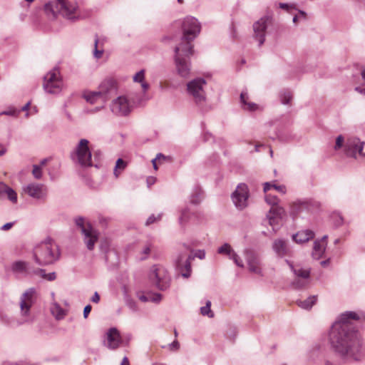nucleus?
Returning a JSON list of instances; mask_svg holds the SVG:
<instances>
[{
    "instance_id": "obj_18",
    "label": "nucleus",
    "mask_w": 365,
    "mask_h": 365,
    "mask_svg": "<svg viewBox=\"0 0 365 365\" xmlns=\"http://www.w3.org/2000/svg\"><path fill=\"white\" fill-rule=\"evenodd\" d=\"M245 255L249 270L256 274H262L260 259L258 255L255 252L249 250H245Z\"/></svg>"
},
{
    "instance_id": "obj_25",
    "label": "nucleus",
    "mask_w": 365,
    "mask_h": 365,
    "mask_svg": "<svg viewBox=\"0 0 365 365\" xmlns=\"http://www.w3.org/2000/svg\"><path fill=\"white\" fill-rule=\"evenodd\" d=\"M83 98L91 104H95L98 102H101L103 103V97L98 93V91H85L83 94Z\"/></svg>"
},
{
    "instance_id": "obj_64",
    "label": "nucleus",
    "mask_w": 365,
    "mask_h": 365,
    "mask_svg": "<svg viewBox=\"0 0 365 365\" xmlns=\"http://www.w3.org/2000/svg\"><path fill=\"white\" fill-rule=\"evenodd\" d=\"M120 365H130L128 359L126 356L123 359Z\"/></svg>"
},
{
    "instance_id": "obj_48",
    "label": "nucleus",
    "mask_w": 365,
    "mask_h": 365,
    "mask_svg": "<svg viewBox=\"0 0 365 365\" xmlns=\"http://www.w3.org/2000/svg\"><path fill=\"white\" fill-rule=\"evenodd\" d=\"M98 43V38H96L95 41H94L95 48H94V51H93V55H94L95 58H100L102 56V55H103V50H98L97 48Z\"/></svg>"
},
{
    "instance_id": "obj_53",
    "label": "nucleus",
    "mask_w": 365,
    "mask_h": 365,
    "mask_svg": "<svg viewBox=\"0 0 365 365\" xmlns=\"http://www.w3.org/2000/svg\"><path fill=\"white\" fill-rule=\"evenodd\" d=\"M9 186L5 183L0 182V198L4 197L6 195Z\"/></svg>"
},
{
    "instance_id": "obj_45",
    "label": "nucleus",
    "mask_w": 365,
    "mask_h": 365,
    "mask_svg": "<svg viewBox=\"0 0 365 365\" xmlns=\"http://www.w3.org/2000/svg\"><path fill=\"white\" fill-rule=\"evenodd\" d=\"M6 195L7 196L8 199L13 203H16L17 202V195L14 190H13L11 187H8Z\"/></svg>"
},
{
    "instance_id": "obj_28",
    "label": "nucleus",
    "mask_w": 365,
    "mask_h": 365,
    "mask_svg": "<svg viewBox=\"0 0 365 365\" xmlns=\"http://www.w3.org/2000/svg\"><path fill=\"white\" fill-rule=\"evenodd\" d=\"M51 312L56 319H62L66 316L65 310L56 302H54L51 306Z\"/></svg>"
},
{
    "instance_id": "obj_44",
    "label": "nucleus",
    "mask_w": 365,
    "mask_h": 365,
    "mask_svg": "<svg viewBox=\"0 0 365 365\" xmlns=\"http://www.w3.org/2000/svg\"><path fill=\"white\" fill-rule=\"evenodd\" d=\"M265 201L272 206L278 205L279 199L277 196L268 194L265 196Z\"/></svg>"
},
{
    "instance_id": "obj_6",
    "label": "nucleus",
    "mask_w": 365,
    "mask_h": 365,
    "mask_svg": "<svg viewBox=\"0 0 365 365\" xmlns=\"http://www.w3.org/2000/svg\"><path fill=\"white\" fill-rule=\"evenodd\" d=\"M193 53L194 50L189 45L175 48V70L180 77L184 78L189 77L191 71L190 58Z\"/></svg>"
},
{
    "instance_id": "obj_24",
    "label": "nucleus",
    "mask_w": 365,
    "mask_h": 365,
    "mask_svg": "<svg viewBox=\"0 0 365 365\" xmlns=\"http://www.w3.org/2000/svg\"><path fill=\"white\" fill-rule=\"evenodd\" d=\"M315 236L314 232L311 230H304L299 231L297 233L292 235V240L298 243L302 244L312 240Z\"/></svg>"
},
{
    "instance_id": "obj_47",
    "label": "nucleus",
    "mask_w": 365,
    "mask_h": 365,
    "mask_svg": "<svg viewBox=\"0 0 365 365\" xmlns=\"http://www.w3.org/2000/svg\"><path fill=\"white\" fill-rule=\"evenodd\" d=\"M229 258L232 259L237 266H238L240 267H244L242 260L240 259V257L237 255V254L235 251L233 252V253L231 255V256Z\"/></svg>"
},
{
    "instance_id": "obj_32",
    "label": "nucleus",
    "mask_w": 365,
    "mask_h": 365,
    "mask_svg": "<svg viewBox=\"0 0 365 365\" xmlns=\"http://www.w3.org/2000/svg\"><path fill=\"white\" fill-rule=\"evenodd\" d=\"M271 188H273V190H276L282 194L286 192V187L284 185H277L274 183V182L264 183L263 190L264 192H267Z\"/></svg>"
},
{
    "instance_id": "obj_33",
    "label": "nucleus",
    "mask_w": 365,
    "mask_h": 365,
    "mask_svg": "<svg viewBox=\"0 0 365 365\" xmlns=\"http://www.w3.org/2000/svg\"><path fill=\"white\" fill-rule=\"evenodd\" d=\"M127 163L122 158H118L115 163V166L113 170V174L115 178H118L120 174L125 169Z\"/></svg>"
},
{
    "instance_id": "obj_30",
    "label": "nucleus",
    "mask_w": 365,
    "mask_h": 365,
    "mask_svg": "<svg viewBox=\"0 0 365 365\" xmlns=\"http://www.w3.org/2000/svg\"><path fill=\"white\" fill-rule=\"evenodd\" d=\"M248 98H248V95L247 93H245V92L241 93L240 101H241L243 108L245 110H250V111L256 110L257 108V104H255L254 103L247 102Z\"/></svg>"
},
{
    "instance_id": "obj_21",
    "label": "nucleus",
    "mask_w": 365,
    "mask_h": 365,
    "mask_svg": "<svg viewBox=\"0 0 365 365\" xmlns=\"http://www.w3.org/2000/svg\"><path fill=\"white\" fill-rule=\"evenodd\" d=\"M106 335V346L110 349H117L121 343V338L118 330L115 327L110 328L108 330Z\"/></svg>"
},
{
    "instance_id": "obj_12",
    "label": "nucleus",
    "mask_w": 365,
    "mask_h": 365,
    "mask_svg": "<svg viewBox=\"0 0 365 365\" xmlns=\"http://www.w3.org/2000/svg\"><path fill=\"white\" fill-rule=\"evenodd\" d=\"M206 81L204 78H195L187 84L188 93L192 96L196 104L200 105L205 101V92L204 90Z\"/></svg>"
},
{
    "instance_id": "obj_16",
    "label": "nucleus",
    "mask_w": 365,
    "mask_h": 365,
    "mask_svg": "<svg viewBox=\"0 0 365 365\" xmlns=\"http://www.w3.org/2000/svg\"><path fill=\"white\" fill-rule=\"evenodd\" d=\"M271 20L269 16H265L253 24L254 37L258 41L259 46H261L265 41L266 30L271 24Z\"/></svg>"
},
{
    "instance_id": "obj_63",
    "label": "nucleus",
    "mask_w": 365,
    "mask_h": 365,
    "mask_svg": "<svg viewBox=\"0 0 365 365\" xmlns=\"http://www.w3.org/2000/svg\"><path fill=\"white\" fill-rule=\"evenodd\" d=\"M142 89L144 92L147 91L150 87L149 84L146 83L145 81L143 83H140Z\"/></svg>"
},
{
    "instance_id": "obj_60",
    "label": "nucleus",
    "mask_w": 365,
    "mask_h": 365,
    "mask_svg": "<svg viewBox=\"0 0 365 365\" xmlns=\"http://www.w3.org/2000/svg\"><path fill=\"white\" fill-rule=\"evenodd\" d=\"M236 334H237L236 329L233 327V328H231V329H230V334L227 333V336L230 339H235Z\"/></svg>"
},
{
    "instance_id": "obj_58",
    "label": "nucleus",
    "mask_w": 365,
    "mask_h": 365,
    "mask_svg": "<svg viewBox=\"0 0 365 365\" xmlns=\"http://www.w3.org/2000/svg\"><path fill=\"white\" fill-rule=\"evenodd\" d=\"M91 301L93 303H98L100 301V296L97 292L94 293L93 297L91 299Z\"/></svg>"
},
{
    "instance_id": "obj_3",
    "label": "nucleus",
    "mask_w": 365,
    "mask_h": 365,
    "mask_svg": "<svg viewBox=\"0 0 365 365\" xmlns=\"http://www.w3.org/2000/svg\"><path fill=\"white\" fill-rule=\"evenodd\" d=\"M46 12H51L53 16L57 14L69 20H76L80 17L78 6L76 0H53L45 5Z\"/></svg>"
},
{
    "instance_id": "obj_15",
    "label": "nucleus",
    "mask_w": 365,
    "mask_h": 365,
    "mask_svg": "<svg viewBox=\"0 0 365 365\" xmlns=\"http://www.w3.org/2000/svg\"><path fill=\"white\" fill-rule=\"evenodd\" d=\"M195 259L192 255H186L180 253L175 259L177 270L185 278H188L192 272L191 262Z\"/></svg>"
},
{
    "instance_id": "obj_23",
    "label": "nucleus",
    "mask_w": 365,
    "mask_h": 365,
    "mask_svg": "<svg viewBox=\"0 0 365 365\" xmlns=\"http://www.w3.org/2000/svg\"><path fill=\"white\" fill-rule=\"evenodd\" d=\"M83 235L84 236L83 240L86 245V247L89 250H93L95 244L98 239V232L95 229L91 230H83Z\"/></svg>"
},
{
    "instance_id": "obj_34",
    "label": "nucleus",
    "mask_w": 365,
    "mask_h": 365,
    "mask_svg": "<svg viewBox=\"0 0 365 365\" xmlns=\"http://www.w3.org/2000/svg\"><path fill=\"white\" fill-rule=\"evenodd\" d=\"M307 207L305 202H297L291 205L290 214L294 217L297 215L302 211L303 209Z\"/></svg>"
},
{
    "instance_id": "obj_56",
    "label": "nucleus",
    "mask_w": 365,
    "mask_h": 365,
    "mask_svg": "<svg viewBox=\"0 0 365 365\" xmlns=\"http://www.w3.org/2000/svg\"><path fill=\"white\" fill-rule=\"evenodd\" d=\"M91 306L90 304L86 305L83 309V317L86 319L91 311Z\"/></svg>"
},
{
    "instance_id": "obj_54",
    "label": "nucleus",
    "mask_w": 365,
    "mask_h": 365,
    "mask_svg": "<svg viewBox=\"0 0 365 365\" xmlns=\"http://www.w3.org/2000/svg\"><path fill=\"white\" fill-rule=\"evenodd\" d=\"M18 112L15 109H10L8 110L3 111L1 113V115H6L10 116H16L17 115Z\"/></svg>"
},
{
    "instance_id": "obj_4",
    "label": "nucleus",
    "mask_w": 365,
    "mask_h": 365,
    "mask_svg": "<svg viewBox=\"0 0 365 365\" xmlns=\"http://www.w3.org/2000/svg\"><path fill=\"white\" fill-rule=\"evenodd\" d=\"M37 291L36 288L27 289L21 296L19 301L20 319L17 321L19 325L31 324L34 320L31 307L37 300Z\"/></svg>"
},
{
    "instance_id": "obj_29",
    "label": "nucleus",
    "mask_w": 365,
    "mask_h": 365,
    "mask_svg": "<svg viewBox=\"0 0 365 365\" xmlns=\"http://www.w3.org/2000/svg\"><path fill=\"white\" fill-rule=\"evenodd\" d=\"M286 262L289 265L290 268L293 271L296 278H309L310 272L307 269H303L301 267H294L288 260Z\"/></svg>"
},
{
    "instance_id": "obj_7",
    "label": "nucleus",
    "mask_w": 365,
    "mask_h": 365,
    "mask_svg": "<svg viewBox=\"0 0 365 365\" xmlns=\"http://www.w3.org/2000/svg\"><path fill=\"white\" fill-rule=\"evenodd\" d=\"M201 31L199 21L191 16H186L182 23V36L181 41L178 46L185 47L189 45L193 49L192 41L197 37Z\"/></svg>"
},
{
    "instance_id": "obj_10",
    "label": "nucleus",
    "mask_w": 365,
    "mask_h": 365,
    "mask_svg": "<svg viewBox=\"0 0 365 365\" xmlns=\"http://www.w3.org/2000/svg\"><path fill=\"white\" fill-rule=\"evenodd\" d=\"M43 88L46 92L51 94L58 93L63 86V81L58 68H54L43 77Z\"/></svg>"
},
{
    "instance_id": "obj_1",
    "label": "nucleus",
    "mask_w": 365,
    "mask_h": 365,
    "mask_svg": "<svg viewBox=\"0 0 365 365\" xmlns=\"http://www.w3.org/2000/svg\"><path fill=\"white\" fill-rule=\"evenodd\" d=\"M354 312L341 314L331 327L329 339L332 349L342 356L359 361L365 358V344L351 320H359Z\"/></svg>"
},
{
    "instance_id": "obj_43",
    "label": "nucleus",
    "mask_w": 365,
    "mask_h": 365,
    "mask_svg": "<svg viewBox=\"0 0 365 365\" xmlns=\"http://www.w3.org/2000/svg\"><path fill=\"white\" fill-rule=\"evenodd\" d=\"M32 175L35 179L40 180L43 176L41 166L38 165H34Z\"/></svg>"
},
{
    "instance_id": "obj_59",
    "label": "nucleus",
    "mask_w": 365,
    "mask_h": 365,
    "mask_svg": "<svg viewBox=\"0 0 365 365\" xmlns=\"http://www.w3.org/2000/svg\"><path fill=\"white\" fill-rule=\"evenodd\" d=\"M13 225H14V222L6 223L1 227V230H4V231L9 230L13 227Z\"/></svg>"
},
{
    "instance_id": "obj_19",
    "label": "nucleus",
    "mask_w": 365,
    "mask_h": 365,
    "mask_svg": "<svg viewBox=\"0 0 365 365\" xmlns=\"http://www.w3.org/2000/svg\"><path fill=\"white\" fill-rule=\"evenodd\" d=\"M285 216L286 212L284 209L279 205L272 206L267 215L269 224L272 227L278 225L279 220L283 219Z\"/></svg>"
},
{
    "instance_id": "obj_22",
    "label": "nucleus",
    "mask_w": 365,
    "mask_h": 365,
    "mask_svg": "<svg viewBox=\"0 0 365 365\" xmlns=\"http://www.w3.org/2000/svg\"><path fill=\"white\" fill-rule=\"evenodd\" d=\"M272 249L278 257H283L291 253L288 243L282 239L275 240L272 244Z\"/></svg>"
},
{
    "instance_id": "obj_5",
    "label": "nucleus",
    "mask_w": 365,
    "mask_h": 365,
    "mask_svg": "<svg viewBox=\"0 0 365 365\" xmlns=\"http://www.w3.org/2000/svg\"><path fill=\"white\" fill-rule=\"evenodd\" d=\"M364 144L365 143L356 136H349L345 140L343 135H339L336 138L334 149L339 150L344 148V153L347 157L356 158L357 155H365V153H363Z\"/></svg>"
},
{
    "instance_id": "obj_51",
    "label": "nucleus",
    "mask_w": 365,
    "mask_h": 365,
    "mask_svg": "<svg viewBox=\"0 0 365 365\" xmlns=\"http://www.w3.org/2000/svg\"><path fill=\"white\" fill-rule=\"evenodd\" d=\"M170 351H176L180 349V343L178 340H174L172 343L168 345Z\"/></svg>"
},
{
    "instance_id": "obj_35",
    "label": "nucleus",
    "mask_w": 365,
    "mask_h": 365,
    "mask_svg": "<svg viewBox=\"0 0 365 365\" xmlns=\"http://www.w3.org/2000/svg\"><path fill=\"white\" fill-rule=\"evenodd\" d=\"M309 278H295L292 282V286L296 289H300L306 287L309 283Z\"/></svg>"
},
{
    "instance_id": "obj_8",
    "label": "nucleus",
    "mask_w": 365,
    "mask_h": 365,
    "mask_svg": "<svg viewBox=\"0 0 365 365\" xmlns=\"http://www.w3.org/2000/svg\"><path fill=\"white\" fill-rule=\"evenodd\" d=\"M149 278L160 291L167 290L170 286L171 278L168 270L160 265H153L150 271Z\"/></svg>"
},
{
    "instance_id": "obj_50",
    "label": "nucleus",
    "mask_w": 365,
    "mask_h": 365,
    "mask_svg": "<svg viewBox=\"0 0 365 365\" xmlns=\"http://www.w3.org/2000/svg\"><path fill=\"white\" fill-rule=\"evenodd\" d=\"M33 275H39L43 279H46V273L45 269H43L34 267Z\"/></svg>"
},
{
    "instance_id": "obj_57",
    "label": "nucleus",
    "mask_w": 365,
    "mask_h": 365,
    "mask_svg": "<svg viewBox=\"0 0 365 365\" xmlns=\"http://www.w3.org/2000/svg\"><path fill=\"white\" fill-rule=\"evenodd\" d=\"M56 278V272H53L48 274H46V279L48 281H53Z\"/></svg>"
},
{
    "instance_id": "obj_55",
    "label": "nucleus",
    "mask_w": 365,
    "mask_h": 365,
    "mask_svg": "<svg viewBox=\"0 0 365 365\" xmlns=\"http://www.w3.org/2000/svg\"><path fill=\"white\" fill-rule=\"evenodd\" d=\"M192 256H195V257H197L200 259H202L205 257V252L204 250H199L195 252V255H192Z\"/></svg>"
},
{
    "instance_id": "obj_39",
    "label": "nucleus",
    "mask_w": 365,
    "mask_h": 365,
    "mask_svg": "<svg viewBox=\"0 0 365 365\" xmlns=\"http://www.w3.org/2000/svg\"><path fill=\"white\" fill-rule=\"evenodd\" d=\"M75 223L76 226L81 228L82 233L83 230H91L93 228L89 224L87 225H85V220L82 217H76L75 219Z\"/></svg>"
},
{
    "instance_id": "obj_27",
    "label": "nucleus",
    "mask_w": 365,
    "mask_h": 365,
    "mask_svg": "<svg viewBox=\"0 0 365 365\" xmlns=\"http://www.w3.org/2000/svg\"><path fill=\"white\" fill-rule=\"evenodd\" d=\"M317 301V295H312L304 300H297V304L304 309H309Z\"/></svg>"
},
{
    "instance_id": "obj_17",
    "label": "nucleus",
    "mask_w": 365,
    "mask_h": 365,
    "mask_svg": "<svg viewBox=\"0 0 365 365\" xmlns=\"http://www.w3.org/2000/svg\"><path fill=\"white\" fill-rule=\"evenodd\" d=\"M117 91L116 81L112 78L103 80L98 88V91L103 97V103L105 104L109 99L110 95L114 94Z\"/></svg>"
},
{
    "instance_id": "obj_31",
    "label": "nucleus",
    "mask_w": 365,
    "mask_h": 365,
    "mask_svg": "<svg viewBox=\"0 0 365 365\" xmlns=\"http://www.w3.org/2000/svg\"><path fill=\"white\" fill-rule=\"evenodd\" d=\"M202 199V192L198 186H195L190 195V203L197 205L200 202Z\"/></svg>"
},
{
    "instance_id": "obj_52",
    "label": "nucleus",
    "mask_w": 365,
    "mask_h": 365,
    "mask_svg": "<svg viewBox=\"0 0 365 365\" xmlns=\"http://www.w3.org/2000/svg\"><path fill=\"white\" fill-rule=\"evenodd\" d=\"M332 216H333V218L335 219V222H334L335 226L338 227V226H340L341 225H342L343 218L340 215L334 213L332 215Z\"/></svg>"
},
{
    "instance_id": "obj_13",
    "label": "nucleus",
    "mask_w": 365,
    "mask_h": 365,
    "mask_svg": "<svg viewBox=\"0 0 365 365\" xmlns=\"http://www.w3.org/2000/svg\"><path fill=\"white\" fill-rule=\"evenodd\" d=\"M249 190L245 183L239 184L232 193L231 198L237 209L244 210L248 205Z\"/></svg>"
},
{
    "instance_id": "obj_2",
    "label": "nucleus",
    "mask_w": 365,
    "mask_h": 365,
    "mask_svg": "<svg viewBox=\"0 0 365 365\" xmlns=\"http://www.w3.org/2000/svg\"><path fill=\"white\" fill-rule=\"evenodd\" d=\"M60 255L58 245L51 237L36 244L33 249L34 260L40 266L54 263L59 259Z\"/></svg>"
},
{
    "instance_id": "obj_49",
    "label": "nucleus",
    "mask_w": 365,
    "mask_h": 365,
    "mask_svg": "<svg viewBox=\"0 0 365 365\" xmlns=\"http://www.w3.org/2000/svg\"><path fill=\"white\" fill-rule=\"evenodd\" d=\"M161 219V215L159 214L158 216H155V215H151L148 220H146L145 225H150L153 223H154L156 221H159Z\"/></svg>"
},
{
    "instance_id": "obj_20",
    "label": "nucleus",
    "mask_w": 365,
    "mask_h": 365,
    "mask_svg": "<svg viewBox=\"0 0 365 365\" xmlns=\"http://www.w3.org/2000/svg\"><path fill=\"white\" fill-rule=\"evenodd\" d=\"M11 271L15 274L24 276H33L34 267L29 262L25 261H16L11 264Z\"/></svg>"
},
{
    "instance_id": "obj_61",
    "label": "nucleus",
    "mask_w": 365,
    "mask_h": 365,
    "mask_svg": "<svg viewBox=\"0 0 365 365\" xmlns=\"http://www.w3.org/2000/svg\"><path fill=\"white\" fill-rule=\"evenodd\" d=\"M128 306L130 309H131L133 311L137 310V305L136 303L133 301H130L128 302Z\"/></svg>"
},
{
    "instance_id": "obj_40",
    "label": "nucleus",
    "mask_w": 365,
    "mask_h": 365,
    "mask_svg": "<svg viewBox=\"0 0 365 365\" xmlns=\"http://www.w3.org/2000/svg\"><path fill=\"white\" fill-rule=\"evenodd\" d=\"M210 306H211V302L210 301H207L206 302V304L205 307H202L200 308V312L202 315L204 316H208L209 317H212L214 316L212 310L210 309Z\"/></svg>"
},
{
    "instance_id": "obj_42",
    "label": "nucleus",
    "mask_w": 365,
    "mask_h": 365,
    "mask_svg": "<svg viewBox=\"0 0 365 365\" xmlns=\"http://www.w3.org/2000/svg\"><path fill=\"white\" fill-rule=\"evenodd\" d=\"M148 302L153 303H159L163 298V295L160 293L156 292H148Z\"/></svg>"
},
{
    "instance_id": "obj_46",
    "label": "nucleus",
    "mask_w": 365,
    "mask_h": 365,
    "mask_svg": "<svg viewBox=\"0 0 365 365\" xmlns=\"http://www.w3.org/2000/svg\"><path fill=\"white\" fill-rule=\"evenodd\" d=\"M133 81L134 82H136V83H143V81H144L145 80V70L142 69L140 71H139L138 72H137L134 76H133Z\"/></svg>"
},
{
    "instance_id": "obj_41",
    "label": "nucleus",
    "mask_w": 365,
    "mask_h": 365,
    "mask_svg": "<svg viewBox=\"0 0 365 365\" xmlns=\"http://www.w3.org/2000/svg\"><path fill=\"white\" fill-rule=\"evenodd\" d=\"M153 247V245L150 242H147L144 247H143V250L141 251V255H143L141 257V259H145L148 257L151 249Z\"/></svg>"
},
{
    "instance_id": "obj_14",
    "label": "nucleus",
    "mask_w": 365,
    "mask_h": 365,
    "mask_svg": "<svg viewBox=\"0 0 365 365\" xmlns=\"http://www.w3.org/2000/svg\"><path fill=\"white\" fill-rule=\"evenodd\" d=\"M23 192L33 199L45 200L48 195V188L42 183L31 182L22 187Z\"/></svg>"
},
{
    "instance_id": "obj_9",
    "label": "nucleus",
    "mask_w": 365,
    "mask_h": 365,
    "mask_svg": "<svg viewBox=\"0 0 365 365\" xmlns=\"http://www.w3.org/2000/svg\"><path fill=\"white\" fill-rule=\"evenodd\" d=\"M89 141L81 139L75 150L71 154V159L81 166H92L91 153L88 148Z\"/></svg>"
},
{
    "instance_id": "obj_26",
    "label": "nucleus",
    "mask_w": 365,
    "mask_h": 365,
    "mask_svg": "<svg viewBox=\"0 0 365 365\" xmlns=\"http://www.w3.org/2000/svg\"><path fill=\"white\" fill-rule=\"evenodd\" d=\"M326 245L327 242L322 243L319 240H315L312 252L313 257L317 259L321 258L325 252Z\"/></svg>"
},
{
    "instance_id": "obj_36",
    "label": "nucleus",
    "mask_w": 365,
    "mask_h": 365,
    "mask_svg": "<svg viewBox=\"0 0 365 365\" xmlns=\"http://www.w3.org/2000/svg\"><path fill=\"white\" fill-rule=\"evenodd\" d=\"M280 101L284 105H289L292 99V93L288 89H283L280 92Z\"/></svg>"
},
{
    "instance_id": "obj_37",
    "label": "nucleus",
    "mask_w": 365,
    "mask_h": 365,
    "mask_svg": "<svg viewBox=\"0 0 365 365\" xmlns=\"http://www.w3.org/2000/svg\"><path fill=\"white\" fill-rule=\"evenodd\" d=\"M234 250L228 243H225L217 249V252L220 255H225L229 257L233 253Z\"/></svg>"
},
{
    "instance_id": "obj_62",
    "label": "nucleus",
    "mask_w": 365,
    "mask_h": 365,
    "mask_svg": "<svg viewBox=\"0 0 365 365\" xmlns=\"http://www.w3.org/2000/svg\"><path fill=\"white\" fill-rule=\"evenodd\" d=\"M138 299L143 302H148V294L138 295Z\"/></svg>"
},
{
    "instance_id": "obj_38",
    "label": "nucleus",
    "mask_w": 365,
    "mask_h": 365,
    "mask_svg": "<svg viewBox=\"0 0 365 365\" xmlns=\"http://www.w3.org/2000/svg\"><path fill=\"white\" fill-rule=\"evenodd\" d=\"M190 210L188 208H185L181 211L180 215L179 217V223L183 227L188 222L190 218Z\"/></svg>"
},
{
    "instance_id": "obj_11",
    "label": "nucleus",
    "mask_w": 365,
    "mask_h": 365,
    "mask_svg": "<svg viewBox=\"0 0 365 365\" xmlns=\"http://www.w3.org/2000/svg\"><path fill=\"white\" fill-rule=\"evenodd\" d=\"M111 112L117 116L128 115L134 108V102L125 96H120L110 103Z\"/></svg>"
}]
</instances>
